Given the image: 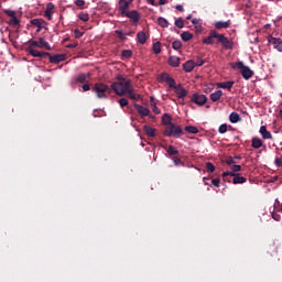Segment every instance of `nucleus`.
I'll return each instance as SVG.
<instances>
[{"label":"nucleus","mask_w":282,"mask_h":282,"mask_svg":"<svg viewBox=\"0 0 282 282\" xmlns=\"http://www.w3.org/2000/svg\"><path fill=\"white\" fill-rule=\"evenodd\" d=\"M162 124L167 127L163 132V135H165L166 138H171V135H174V138H180V135L184 133L182 127L173 123V117H171V115L169 113H164L162 116Z\"/></svg>","instance_id":"obj_1"},{"label":"nucleus","mask_w":282,"mask_h":282,"mask_svg":"<svg viewBox=\"0 0 282 282\" xmlns=\"http://www.w3.org/2000/svg\"><path fill=\"white\" fill-rule=\"evenodd\" d=\"M131 86V80L115 82L111 84V89L117 96H127V91Z\"/></svg>","instance_id":"obj_2"},{"label":"nucleus","mask_w":282,"mask_h":282,"mask_svg":"<svg viewBox=\"0 0 282 282\" xmlns=\"http://www.w3.org/2000/svg\"><path fill=\"white\" fill-rule=\"evenodd\" d=\"M231 67H237V69H240L242 77L248 80L249 78H252L254 76V72L250 69V67L243 65V62H238L236 64H231Z\"/></svg>","instance_id":"obj_3"},{"label":"nucleus","mask_w":282,"mask_h":282,"mask_svg":"<svg viewBox=\"0 0 282 282\" xmlns=\"http://www.w3.org/2000/svg\"><path fill=\"white\" fill-rule=\"evenodd\" d=\"M93 89L96 91L98 98H107V91L111 93L109 86L104 83H96Z\"/></svg>","instance_id":"obj_4"},{"label":"nucleus","mask_w":282,"mask_h":282,"mask_svg":"<svg viewBox=\"0 0 282 282\" xmlns=\"http://www.w3.org/2000/svg\"><path fill=\"white\" fill-rule=\"evenodd\" d=\"M223 177H232V184H246L248 181L245 176H241V174L234 172H224Z\"/></svg>","instance_id":"obj_5"},{"label":"nucleus","mask_w":282,"mask_h":282,"mask_svg":"<svg viewBox=\"0 0 282 282\" xmlns=\"http://www.w3.org/2000/svg\"><path fill=\"white\" fill-rule=\"evenodd\" d=\"M160 83H166V85H169V87L172 89H175L177 87L175 85V80L173 79V77H171V75H169V73H162L160 75Z\"/></svg>","instance_id":"obj_6"},{"label":"nucleus","mask_w":282,"mask_h":282,"mask_svg":"<svg viewBox=\"0 0 282 282\" xmlns=\"http://www.w3.org/2000/svg\"><path fill=\"white\" fill-rule=\"evenodd\" d=\"M217 43H221V45L225 47V50H232V41L226 37L224 34H218V41Z\"/></svg>","instance_id":"obj_7"},{"label":"nucleus","mask_w":282,"mask_h":282,"mask_svg":"<svg viewBox=\"0 0 282 282\" xmlns=\"http://www.w3.org/2000/svg\"><path fill=\"white\" fill-rule=\"evenodd\" d=\"M214 39H216V40L218 41V39H219V33H217V31H215V30H212V31L209 32V35H208L207 37L203 39V43H204L205 45H213V43H215V40H214Z\"/></svg>","instance_id":"obj_8"},{"label":"nucleus","mask_w":282,"mask_h":282,"mask_svg":"<svg viewBox=\"0 0 282 282\" xmlns=\"http://www.w3.org/2000/svg\"><path fill=\"white\" fill-rule=\"evenodd\" d=\"M207 100L208 98H206V95H199L197 93H195L192 97V102H195V105H198L199 107H203Z\"/></svg>","instance_id":"obj_9"},{"label":"nucleus","mask_w":282,"mask_h":282,"mask_svg":"<svg viewBox=\"0 0 282 282\" xmlns=\"http://www.w3.org/2000/svg\"><path fill=\"white\" fill-rule=\"evenodd\" d=\"M46 56L48 57L50 63H54V64L63 63V61H65V54L52 55L51 53H48V55Z\"/></svg>","instance_id":"obj_10"},{"label":"nucleus","mask_w":282,"mask_h":282,"mask_svg":"<svg viewBox=\"0 0 282 282\" xmlns=\"http://www.w3.org/2000/svg\"><path fill=\"white\" fill-rule=\"evenodd\" d=\"M133 107H134V109H137V111L141 116V118H147V116H149L151 113V110H149V108H145L138 104H133Z\"/></svg>","instance_id":"obj_11"},{"label":"nucleus","mask_w":282,"mask_h":282,"mask_svg":"<svg viewBox=\"0 0 282 282\" xmlns=\"http://www.w3.org/2000/svg\"><path fill=\"white\" fill-rule=\"evenodd\" d=\"M123 17H127L128 19L133 20L134 23H138V21H140V13L138 11H135V10H133V11H126Z\"/></svg>","instance_id":"obj_12"},{"label":"nucleus","mask_w":282,"mask_h":282,"mask_svg":"<svg viewBox=\"0 0 282 282\" xmlns=\"http://www.w3.org/2000/svg\"><path fill=\"white\" fill-rule=\"evenodd\" d=\"M175 94L177 95V98H186L188 96V90L182 87V84H178L175 88Z\"/></svg>","instance_id":"obj_13"},{"label":"nucleus","mask_w":282,"mask_h":282,"mask_svg":"<svg viewBox=\"0 0 282 282\" xmlns=\"http://www.w3.org/2000/svg\"><path fill=\"white\" fill-rule=\"evenodd\" d=\"M29 52L31 56H34V58H43V57L50 56V53L41 52L32 47H29Z\"/></svg>","instance_id":"obj_14"},{"label":"nucleus","mask_w":282,"mask_h":282,"mask_svg":"<svg viewBox=\"0 0 282 282\" xmlns=\"http://www.w3.org/2000/svg\"><path fill=\"white\" fill-rule=\"evenodd\" d=\"M52 14H54V3L48 2L46 4V10L44 11V17H46L48 21H52Z\"/></svg>","instance_id":"obj_15"},{"label":"nucleus","mask_w":282,"mask_h":282,"mask_svg":"<svg viewBox=\"0 0 282 282\" xmlns=\"http://www.w3.org/2000/svg\"><path fill=\"white\" fill-rule=\"evenodd\" d=\"M126 94H128V96H129V98L131 100H140V99H142V95L135 94V91H133V86H130L128 88V90H126Z\"/></svg>","instance_id":"obj_16"},{"label":"nucleus","mask_w":282,"mask_h":282,"mask_svg":"<svg viewBox=\"0 0 282 282\" xmlns=\"http://www.w3.org/2000/svg\"><path fill=\"white\" fill-rule=\"evenodd\" d=\"M128 10H129V2L127 0H119V12H121V15L127 14Z\"/></svg>","instance_id":"obj_17"},{"label":"nucleus","mask_w":282,"mask_h":282,"mask_svg":"<svg viewBox=\"0 0 282 282\" xmlns=\"http://www.w3.org/2000/svg\"><path fill=\"white\" fill-rule=\"evenodd\" d=\"M193 69H195V62L193 59H189L183 64V72L191 73Z\"/></svg>","instance_id":"obj_18"},{"label":"nucleus","mask_w":282,"mask_h":282,"mask_svg":"<svg viewBox=\"0 0 282 282\" xmlns=\"http://www.w3.org/2000/svg\"><path fill=\"white\" fill-rule=\"evenodd\" d=\"M260 133L263 140H272V133L268 131V128L265 126L260 127Z\"/></svg>","instance_id":"obj_19"},{"label":"nucleus","mask_w":282,"mask_h":282,"mask_svg":"<svg viewBox=\"0 0 282 282\" xmlns=\"http://www.w3.org/2000/svg\"><path fill=\"white\" fill-rule=\"evenodd\" d=\"M180 61L181 58L177 56H170L167 63L170 67H180Z\"/></svg>","instance_id":"obj_20"},{"label":"nucleus","mask_w":282,"mask_h":282,"mask_svg":"<svg viewBox=\"0 0 282 282\" xmlns=\"http://www.w3.org/2000/svg\"><path fill=\"white\" fill-rule=\"evenodd\" d=\"M251 147L252 149H261V147H263V140L259 138H253L251 140Z\"/></svg>","instance_id":"obj_21"},{"label":"nucleus","mask_w":282,"mask_h":282,"mask_svg":"<svg viewBox=\"0 0 282 282\" xmlns=\"http://www.w3.org/2000/svg\"><path fill=\"white\" fill-rule=\"evenodd\" d=\"M143 131L149 135V138H155V128H152L151 126H144Z\"/></svg>","instance_id":"obj_22"},{"label":"nucleus","mask_w":282,"mask_h":282,"mask_svg":"<svg viewBox=\"0 0 282 282\" xmlns=\"http://www.w3.org/2000/svg\"><path fill=\"white\" fill-rule=\"evenodd\" d=\"M137 39L141 45H144V43H147V33L144 31L139 32Z\"/></svg>","instance_id":"obj_23"},{"label":"nucleus","mask_w":282,"mask_h":282,"mask_svg":"<svg viewBox=\"0 0 282 282\" xmlns=\"http://www.w3.org/2000/svg\"><path fill=\"white\" fill-rule=\"evenodd\" d=\"M221 96H224V93L221 90H217L216 93H213L210 95V100L213 102H217V100H219L221 98Z\"/></svg>","instance_id":"obj_24"},{"label":"nucleus","mask_w":282,"mask_h":282,"mask_svg":"<svg viewBox=\"0 0 282 282\" xmlns=\"http://www.w3.org/2000/svg\"><path fill=\"white\" fill-rule=\"evenodd\" d=\"M272 44L274 45L275 50L279 52H282V41L281 39L273 37L272 39Z\"/></svg>","instance_id":"obj_25"},{"label":"nucleus","mask_w":282,"mask_h":282,"mask_svg":"<svg viewBox=\"0 0 282 282\" xmlns=\"http://www.w3.org/2000/svg\"><path fill=\"white\" fill-rule=\"evenodd\" d=\"M215 28L216 30H224L230 28V22H216Z\"/></svg>","instance_id":"obj_26"},{"label":"nucleus","mask_w":282,"mask_h":282,"mask_svg":"<svg viewBox=\"0 0 282 282\" xmlns=\"http://www.w3.org/2000/svg\"><path fill=\"white\" fill-rule=\"evenodd\" d=\"M234 85H235V82H223L218 84V87H221V89H232Z\"/></svg>","instance_id":"obj_27"},{"label":"nucleus","mask_w":282,"mask_h":282,"mask_svg":"<svg viewBox=\"0 0 282 282\" xmlns=\"http://www.w3.org/2000/svg\"><path fill=\"white\" fill-rule=\"evenodd\" d=\"M229 120L232 123H237V122H239V120H241V117L237 112H231L229 116Z\"/></svg>","instance_id":"obj_28"},{"label":"nucleus","mask_w":282,"mask_h":282,"mask_svg":"<svg viewBox=\"0 0 282 282\" xmlns=\"http://www.w3.org/2000/svg\"><path fill=\"white\" fill-rule=\"evenodd\" d=\"M39 41L40 47H44L45 50L52 51V46H50V43H47L43 37H40Z\"/></svg>","instance_id":"obj_29"},{"label":"nucleus","mask_w":282,"mask_h":282,"mask_svg":"<svg viewBox=\"0 0 282 282\" xmlns=\"http://www.w3.org/2000/svg\"><path fill=\"white\" fill-rule=\"evenodd\" d=\"M181 39H182V41H185V42L191 41L193 39V33H191V32H183L181 34Z\"/></svg>","instance_id":"obj_30"},{"label":"nucleus","mask_w":282,"mask_h":282,"mask_svg":"<svg viewBox=\"0 0 282 282\" xmlns=\"http://www.w3.org/2000/svg\"><path fill=\"white\" fill-rule=\"evenodd\" d=\"M185 131H187V133H199V129H197V127L195 126H186L185 127Z\"/></svg>","instance_id":"obj_31"},{"label":"nucleus","mask_w":282,"mask_h":282,"mask_svg":"<svg viewBox=\"0 0 282 282\" xmlns=\"http://www.w3.org/2000/svg\"><path fill=\"white\" fill-rule=\"evenodd\" d=\"M152 50L155 54H160L162 52V43L155 42L152 46Z\"/></svg>","instance_id":"obj_32"},{"label":"nucleus","mask_w":282,"mask_h":282,"mask_svg":"<svg viewBox=\"0 0 282 282\" xmlns=\"http://www.w3.org/2000/svg\"><path fill=\"white\" fill-rule=\"evenodd\" d=\"M31 25H35L37 28V32L43 29L41 19L31 20Z\"/></svg>","instance_id":"obj_33"},{"label":"nucleus","mask_w":282,"mask_h":282,"mask_svg":"<svg viewBox=\"0 0 282 282\" xmlns=\"http://www.w3.org/2000/svg\"><path fill=\"white\" fill-rule=\"evenodd\" d=\"M9 25L17 28V26L21 25V21H19L15 15L9 20Z\"/></svg>","instance_id":"obj_34"},{"label":"nucleus","mask_w":282,"mask_h":282,"mask_svg":"<svg viewBox=\"0 0 282 282\" xmlns=\"http://www.w3.org/2000/svg\"><path fill=\"white\" fill-rule=\"evenodd\" d=\"M225 163L227 166H230V167L237 165V161H235V158H232V156H228L226 159Z\"/></svg>","instance_id":"obj_35"},{"label":"nucleus","mask_w":282,"mask_h":282,"mask_svg":"<svg viewBox=\"0 0 282 282\" xmlns=\"http://www.w3.org/2000/svg\"><path fill=\"white\" fill-rule=\"evenodd\" d=\"M121 56L123 58H131L133 56V51L132 50H124V51H122Z\"/></svg>","instance_id":"obj_36"},{"label":"nucleus","mask_w":282,"mask_h":282,"mask_svg":"<svg viewBox=\"0 0 282 282\" xmlns=\"http://www.w3.org/2000/svg\"><path fill=\"white\" fill-rule=\"evenodd\" d=\"M89 74L86 75V74H79L78 77H77V83H87V77L89 78Z\"/></svg>","instance_id":"obj_37"},{"label":"nucleus","mask_w":282,"mask_h":282,"mask_svg":"<svg viewBox=\"0 0 282 282\" xmlns=\"http://www.w3.org/2000/svg\"><path fill=\"white\" fill-rule=\"evenodd\" d=\"M158 23L161 25V28H166L169 25V21L164 18H159Z\"/></svg>","instance_id":"obj_38"},{"label":"nucleus","mask_w":282,"mask_h":282,"mask_svg":"<svg viewBox=\"0 0 282 282\" xmlns=\"http://www.w3.org/2000/svg\"><path fill=\"white\" fill-rule=\"evenodd\" d=\"M167 153H169V155H177V153H180V151H177V149H175V147L170 145L167 149Z\"/></svg>","instance_id":"obj_39"},{"label":"nucleus","mask_w":282,"mask_h":282,"mask_svg":"<svg viewBox=\"0 0 282 282\" xmlns=\"http://www.w3.org/2000/svg\"><path fill=\"white\" fill-rule=\"evenodd\" d=\"M78 19H80V21H84L85 23H87V21H89V13H79Z\"/></svg>","instance_id":"obj_40"},{"label":"nucleus","mask_w":282,"mask_h":282,"mask_svg":"<svg viewBox=\"0 0 282 282\" xmlns=\"http://www.w3.org/2000/svg\"><path fill=\"white\" fill-rule=\"evenodd\" d=\"M173 50H182V41L176 40L172 43Z\"/></svg>","instance_id":"obj_41"},{"label":"nucleus","mask_w":282,"mask_h":282,"mask_svg":"<svg viewBox=\"0 0 282 282\" xmlns=\"http://www.w3.org/2000/svg\"><path fill=\"white\" fill-rule=\"evenodd\" d=\"M215 164L210 163V162H207L206 163V170L209 172V173H215Z\"/></svg>","instance_id":"obj_42"},{"label":"nucleus","mask_w":282,"mask_h":282,"mask_svg":"<svg viewBox=\"0 0 282 282\" xmlns=\"http://www.w3.org/2000/svg\"><path fill=\"white\" fill-rule=\"evenodd\" d=\"M115 32H116L118 39H120L121 41H126L127 40V36H124V33L121 30H117Z\"/></svg>","instance_id":"obj_43"},{"label":"nucleus","mask_w":282,"mask_h":282,"mask_svg":"<svg viewBox=\"0 0 282 282\" xmlns=\"http://www.w3.org/2000/svg\"><path fill=\"white\" fill-rule=\"evenodd\" d=\"M239 171H241V165H232L230 167V173H239Z\"/></svg>","instance_id":"obj_44"},{"label":"nucleus","mask_w":282,"mask_h":282,"mask_svg":"<svg viewBox=\"0 0 282 282\" xmlns=\"http://www.w3.org/2000/svg\"><path fill=\"white\" fill-rule=\"evenodd\" d=\"M175 25L176 28H180V30H182V28H184V20H182V18L177 19L175 21Z\"/></svg>","instance_id":"obj_45"},{"label":"nucleus","mask_w":282,"mask_h":282,"mask_svg":"<svg viewBox=\"0 0 282 282\" xmlns=\"http://www.w3.org/2000/svg\"><path fill=\"white\" fill-rule=\"evenodd\" d=\"M119 105L120 107H127V105H129V99L128 98L119 99Z\"/></svg>","instance_id":"obj_46"},{"label":"nucleus","mask_w":282,"mask_h":282,"mask_svg":"<svg viewBox=\"0 0 282 282\" xmlns=\"http://www.w3.org/2000/svg\"><path fill=\"white\" fill-rule=\"evenodd\" d=\"M4 14H7V17H10V19L17 17V12H14L13 10H4Z\"/></svg>","instance_id":"obj_47"},{"label":"nucleus","mask_w":282,"mask_h":282,"mask_svg":"<svg viewBox=\"0 0 282 282\" xmlns=\"http://www.w3.org/2000/svg\"><path fill=\"white\" fill-rule=\"evenodd\" d=\"M219 133H226L228 131V124L223 123L219 129H218Z\"/></svg>","instance_id":"obj_48"},{"label":"nucleus","mask_w":282,"mask_h":282,"mask_svg":"<svg viewBox=\"0 0 282 282\" xmlns=\"http://www.w3.org/2000/svg\"><path fill=\"white\" fill-rule=\"evenodd\" d=\"M194 65L195 67H202V65H204V59H202V57H198Z\"/></svg>","instance_id":"obj_49"},{"label":"nucleus","mask_w":282,"mask_h":282,"mask_svg":"<svg viewBox=\"0 0 282 282\" xmlns=\"http://www.w3.org/2000/svg\"><path fill=\"white\" fill-rule=\"evenodd\" d=\"M74 34H75V39H80V36H83V32H80V30L78 29H75Z\"/></svg>","instance_id":"obj_50"},{"label":"nucleus","mask_w":282,"mask_h":282,"mask_svg":"<svg viewBox=\"0 0 282 282\" xmlns=\"http://www.w3.org/2000/svg\"><path fill=\"white\" fill-rule=\"evenodd\" d=\"M75 6H77L78 8H83V6H85V0H76Z\"/></svg>","instance_id":"obj_51"},{"label":"nucleus","mask_w":282,"mask_h":282,"mask_svg":"<svg viewBox=\"0 0 282 282\" xmlns=\"http://www.w3.org/2000/svg\"><path fill=\"white\" fill-rule=\"evenodd\" d=\"M117 80H119V83H127V80H130V79L124 78V76L122 75H118Z\"/></svg>","instance_id":"obj_52"},{"label":"nucleus","mask_w":282,"mask_h":282,"mask_svg":"<svg viewBox=\"0 0 282 282\" xmlns=\"http://www.w3.org/2000/svg\"><path fill=\"white\" fill-rule=\"evenodd\" d=\"M212 184H213V186L219 187L220 180L219 178H214V180H212Z\"/></svg>","instance_id":"obj_53"},{"label":"nucleus","mask_w":282,"mask_h":282,"mask_svg":"<svg viewBox=\"0 0 282 282\" xmlns=\"http://www.w3.org/2000/svg\"><path fill=\"white\" fill-rule=\"evenodd\" d=\"M66 47H68L69 50H74V47H78V42L68 44V45H66Z\"/></svg>","instance_id":"obj_54"},{"label":"nucleus","mask_w":282,"mask_h":282,"mask_svg":"<svg viewBox=\"0 0 282 282\" xmlns=\"http://www.w3.org/2000/svg\"><path fill=\"white\" fill-rule=\"evenodd\" d=\"M152 111H153V113H156V115L160 113V108H158L156 104L154 106H152Z\"/></svg>","instance_id":"obj_55"},{"label":"nucleus","mask_w":282,"mask_h":282,"mask_svg":"<svg viewBox=\"0 0 282 282\" xmlns=\"http://www.w3.org/2000/svg\"><path fill=\"white\" fill-rule=\"evenodd\" d=\"M173 161L176 166L182 163V160L177 156H174Z\"/></svg>","instance_id":"obj_56"},{"label":"nucleus","mask_w":282,"mask_h":282,"mask_svg":"<svg viewBox=\"0 0 282 282\" xmlns=\"http://www.w3.org/2000/svg\"><path fill=\"white\" fill-rule=\"evenodd\" d=\"M82 88H83V91H89L90 89L89 84H84Z\"/></svg>","instance_id":"obj_57"},{"label":"nucleus","mask_w":282,"mask_h":282,"mask_svg":"<svg viewBox=\"0 0 282 282\" xmlns=\"http://www.w3.org/2000/svg\"><path fill=\"white\" fill-rule=\"evenodd\" d=\"M150 105L151 107L155 106V97H150Z\"/></svg>","instance_id":"obj_58"},{"label":"nucleus","mask_w":282,"mask_h":282,"mask_svg":"<svg viewBox=\"0 0 282 282\" xmlns=\"http://www.w3.org/2000/svg\"><path fill=\"white\" fill-rule=\"evenodd\" d=\"M32 47H40V42L33 41L31 42Z\"/></svg>","instance_id":"obj_59"},{"label":"nucleus","mask_w":282,"mask_h":282,"mask_svg":"<svg viewBox=\"0 0 282 282\" xmlns=\"http://www.w3.org/2000/svg\"><path fill=\"white\" fill-rule=\"evenodd\" d=\"M176 10H178V12H184V7L182 4L176 6Z\"/></svg>","instance_id":"obj_60"},{"label":"nucleus","mask_w":282,"mask_h":282,"mask_svg":"<svg viewBox=\"0 0 282 282\" xmlns=\"http://www.w3.org/2000/svg\"><path fill=\"white\" fill-rule=\"evenodd\" d=\"M275 164H276V166H282V160L281 159H275Z\"/></svg>","instance_id":"obj_61"},{"label":"nucleus","mask_w":282,"mask_h":282,"mask_svg":"<svg viewBox=\"0 0 282 282\" xmlns=\"http://www.w3.org/2000/svg\"><path fill=\"white\" fill-rule=\"evenodd\" d=\"M195 30L196 32H202V24H196Z\"/></svg>","instance_id":"obj_62"},{"label":"nucleus","mask_w":282,"mask_h":282,"mask_svg":"<svg viewBox=\"0 0 282 282\" xmlns=\"http://www.w3.org/2000/svg\"><path fill=\"white\" fill-rule=\"evenodd\" d=\"M192 23H193V25H199V20H196V19H194V20H192Z\"/></svg>","instance_id":"obj_63"},{"label":"nucleus","mask_w":282,"mask_h":282,"mask_svg":"<svg viewBox=\"0 0 282 282\" xmlns=\"http://www.w3.org/2000/svg\"><path fill=\"white\" fill-rule=\"evenodd\" d=\"M230 177H232V176H226V177H223V178H224V182H228V183H230V182H231Z\"/></svg>","instance_id":"obj_64"}]
</instances>
